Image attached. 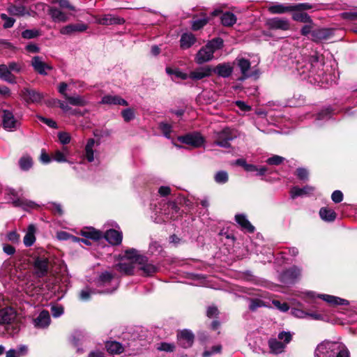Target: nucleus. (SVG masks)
I'll use <instances>...</instances> for the list:
<instances>
[{"mask_svg": "<svg viewBox=\"0 0 357 357\" xmlns=\"http://www.w3.org/2000/svg\"><path fill=\"white\" fill-rule=\"evenodd\" d=\"M135 263L137 264V272L142 271L141 275L144 276H150L158 271V267L153 263L148 261L147 257L139 255L135 257Z\"/></svg>", "mask_w": 357, "mask_h": 357, "instance_id": "1a4fd4ad", "label": "nucleus"}, {"mask_svg": "<svg viewBox=\"0 0 357 357\" xmlns=\"http://www.w3.org/2000/svg\"><path fill=\"white\" fill-rule=\"evenodd\" d=\"M284 160L283 157L280 155H273L267 159L266 162L271 165H278L281 164Z\"/></svg>", "mask_w": 357, "mask_h": 357, "instance_id": "603ef678", "label": "nucleus"}, {"mask_svg": "<svg viewBox=\"0 0 357 357\" xmlns=\"http://www.w3.org/2000/svg\"><path fill=\"white\" fill-rule=\"evenodd\" d=\"M321 218L326 222H333L336 218V213L333 209L328 208H321L319 210Z\"/></svg>", "mask_w": 357, "mask_h": 357, "instance_id": "f704fd0d", "label": "nucleus"}, {"mask_svg": "<svg viewBox=\"0 0 357 357\" xmlns=\"http://www.w3.org/2000/svg\"><path fill=\"white\" fill-rule=\"evenodd\" d=\"M104 236L109 243L113 245H117L121 244L122 241L123 234L120 231L111 229L105 233Z\"/></svg>", "mask_w": 357, "mask_h": 357, "instance_id": "aec40b11", "label": "nucleus"}, {"mask_svg": "<svg viewBox=\"0 0 357 357\" xmlns=\"http://www.w3.org/2000/svg\"><path fill=\"white\" fill-rule=\"evenodd\" d=\"M272 303L275 308L283 312L288 311L289 309L287 303H281L280 301L273 300Z\"/></svg>", "mask_w": 357, "mask_h": 357, "instance_id": "8fccbe9b", "label": "nucleus"}, {"mask_svg": "<svg viewBox=\"0 0 357 357\" xmlns=\"http://www.w3.org/2000/svg\"><path fill=\"white\" fill-rule=\"evenodd\" d=\"M159 127L164 136L168 139H170L171 132L172 131L171 125L167 123H160Z\"/></svg>", "mask_w": 357, "mask_h": 357, "instance_id": "de8ad7c7", "label": "nucleus"}, {"mask_svg": "<svg viewBox=\"0 0 357 357\" xmlns=\"http://www.w3.org/2000/svg\"><path fill=\"white\" fill-rule=\"evenodd\" d=\"M317 297L332 305H347L349 303L346 299L328 294H319Z\"/></svg>", "mask_w": 357, "mask_h": 357, "instance_id": "bb28decb", "label": "nucleus"}, {"mask_svg": "<svg viewBox=\"0 0 357 357\" xmlns=\"http://www.w3.org/2000/svg\"><path fill=\"white\" fill-rule=\"evenodd\" d=\"M213 71L218 75L225 78L231 75L233 72V67L229 63H220L213 69Z\"/></svg>", "mask_w": 357, "mask_h": 357, "instance_id": "c85d7f7f", "label": "nucleus"}, {"mask_svg": "<svg viewBox=\"0 0 357 357\" xmlns=\"http://www.w3.org/2000/svg\"><path fill=\"white\" fill-rule=\"evenodd\" d=\"M42 98L41 93L32 89L24 88V101L28 103H38L41 101Z\"/></svg>", "mask_w": 357, "mask_h": 357, "instance_id": "393cba45", "label": "nucleus"}, {"mask_svg": "<svg viewBox=\"0 0 357 357\" xmlns=\"http://www.w3.org/2000/svg\"><path fill=\"white\" fill-rule=\"evenodd\" d=\"M36 227L34 225H29L26 234L24 236V245L26 246H31L36 241Z\"/></svg>", "mask_w": 357, "mask_h": 357, "instance_id": "7c9ffc66", "label": "nucleus"}, {"mask_svg": "<svg viewBox=\"0 0 357 357\" xmlns=\"http://www.w3.org/2000/svg\"><path fill=\"white\" fill-rule=\"evenodd\" d=\"M137 251L135 249H130L125 252V259L115 266L117 271L123 275H130L137 273V264L135 263V257Z\"/></svg>", "mask_w": 357, "mask_h": 357, "instance_id": "7ed1b4c3", "label": "nucleus"}, {"mask_svg": "<svg viewBox=\"0 0 357 357\" xmlns=\"http://www.w3.org/2000/svg\"><path fill=\"white\" fill-rule=\"evenodd\" d=\"M297 70L304 79L312 84H320L328 82L324 75V64L319 61L317 56H312L304 63L298 64Z\"/></svg>", "mask_w": 357, "mask_h": 357, "instance_id": "f257e3e1", "label": "nucleus"}, {"mask_svg": "<svg viewBox=\"0 0 357 357\" xmlns=\"http://www.w3.org/2000/svg\"><path fill=\"white\" fill-rule=\"evenodd\" d=\"M0 78L8 82H14L15 78L7 66L0 65Z\"/></svg>", "mask_w": 357, "mask_h": 357, "instance_id": "4c0bfd02", "label": "nucleus"}, {"mask_svg": "<svg viewBox=\"0 0 357 357\" xmlns=\"http://www.w3.org/2000/svg\"><path fill=\"white\" fill-rule=\"evenodd\" d=\"M314 188L310 185H305L303 188L293 187L291 189L290 194L292 199H295L297 197H303L305 195H310L313 193Z\"/></svg>", "mask_w": 357, "mask_h": 357, "instance_id": "a878e982", "label": "nucleus"}, {"mask_svg": "<svg viewBox=\"0 0 357 357\" xmlns=\"http://www.w3.org/2000/svg\"><path fill=\"white\" fill-rule=\"evenodd\" d=\"M96 22L101 25L121 24L124 22V20L112 15H105L96 17Z\"/></svg>", "mask_w": 357, "mask_h": 357, "instance_id": "4be33fe9", "label": "nucleus"}, {"mask_svg": "<svg viewBox=\"0 0 357 357\" xmlns=\"http://www.w3.org/2000/svg\"><path fill=\"white\" fill-rule=\"evenodd\" d=\"M81 234L86 238L94 240H99L102 236L100 231L95 230L94 229H90L88 231H82Z\"/></svg>", "mask_w": 357, "mask_h": 357, "instance_id": "ea45409f", "label": "nucleus"}, {"mask_svg": "<svg viewBox=\"0 0 357 357\" xmlns=\"http://www.w3.org/2000/svg\"><path fill=\"white\" fill-rule=\"evenodd\" d=\"M292 340V334L289 331H282L278 338H271L268 341V346L272 353L280 354L284 351L287 344Z\"/></svg>", "mask_w": 357, "mask_h": 357, "instance_id": "0eeeda50", "label": "nucleus"}, {"mask_svg": "<svg viewBox=\"0 0 357 357\" xmlns=\"http://www.w3.org/2000/svg\"><path fill=\"white\" fill-rule=\"evenodd\" d=\"M95 294V292L88 288L82 289L79 294V298L82 301H88L91 294Z\"/></svg>", "mask_w": 357, "mask_h": 357, "instance_id": "4d7b16f0", "label": "nucleus"}, {"mask_svg": "<svg viewBox=\"0 0 357 357\" xmlns=\"http://www.w3.org/2000/svg\"><path fill=\"white\" fill-rule=\"evenodd\" d=\"M121 114L124 121L126 122L131 121L135 117L134 112L130 108L123 109L121 112Z\"/></svg>", "mask_w": 357, "mask_h": 357, "instance_id": "3c124183", "label": "nucleus"}, {"mask_svg": "<svg viewBox=\"0 0 357 357\" xmlns=\"http://www.w3.org/2000/svg\"><path fill=\"white\" fill-rule=\"evenodd\" d=\"M208 18L202 17L200 19L195 20L192 24V28L193 30L197 31L202 28L208 22Z\"/></svg>", "mask_w": 357, "mask_h": 357, "instance_id": "a18cd8bd", "label": "nucleus"}, {"mask_svg": "<svg viewBox=\"0 0 357 357\" xmlns=\"http://www.w3.org/2000/svg\"><path fill=\"white\" fill-rule=\"evenodd\" d=\"M266 24L270 29L287 31L290 29L289 21L286 18H270L266 20Z\"/></svg>", "mask_w": 357, "mask_h": 357, "instance_id": "4468645a", "label": "nucleus"}, {"mask_svg": "<svg viewBox=\"0 0 357 357\" xmlns=\"http://www.w3.org/2000/svg\"><path fill=\"white\" fill-rule=\"evenodd\" d=\"M51 312L54 317H59L63 314V307L61 305H54L51 307Z\"/></svg>", "mask_w": 357, "mask_h": 357, "instance_id": "680f3d73", "label": "nucleus"}, {"mask_svg": "<svg viewBox=\"0 0 357 357\" xmlns=\"http://www.w3.org/2000/svg\"><path fill=\"white\" fill-rule=\"evenodd\" d=\"M236 62L241 73L238 80L243 81L250 77L259 78L260 71L257 65L251 66L250 61L245 58H236Z\"/></svg>", "mask_w": 357, "mask_h": 357, "instance_id": "39448f33", "label": "nucleus"}, {"mask_svg": "<svg viewBox=\"0 0 357 357\" xmlns=\"http://www.w3.org/2000/svg\"><path fill=\"white\" fill-rule=\"evenodd\" d=\"M178 140L181 143L195 148L202 146L204 142V138L199 132L188 133L183 136H179Z\"/></svg>", "mask_w": 357, "mask_h": 357, "instance_id": "ddd939ff", "label": "nucleus"}, {"mask_svg": "<svg viewBox=\"0 0 357 357\" xmlns=\"http://www.w3.org/2000/svg\"><path fill=\"white\" fill-rule=\"evenodd\" d=\"M40 204L28 199H24V211L30 212L32 210H38Z\"/></svg>", "mask_w": 357, "mask_h": 357, "instance_id": "c03bdc74", "label": "nucleus"}, {"mask_svg": "<svg viewBox=\"0 0 357 357\" xmlns=\"http://www.w3.org/2000/svg\"><path fill=\"white\" fill-rule=\"evenodd\" d=\"M236 132L234 129L225 128L220 132L214 134V142L216 145L223 147L229 148L230 142L236 137Z\"/></svg>", "mask_w": 357, "mask_h": 357, "instance_id": "6e6552de", "label": "nucleus"}, {"mask_svg": "<svg viewBox=\"0 0 357 357\" xmlns=\"http://www.w3.org/2000/svg\"><path fill=\"white\" fill-rule=\"evenodd\" d=\"M212 69L209 66L200 67L192 71L188 75V78L199 80L211 75Z\"/></svg>", "mask_w": 357, "mask_h": 357, "instance_id": "5701e85b", "label": "nucleus"}, {"mask_svg": "<svg viewBox=\"0 0 357 357\" xmlns=\"http://www.w3.org/2000/svg\"><path fill=\"white\" fill-rule=\"evenodd\" d=\"M1 17L4 21L3 26L5 29L10 28L13 26L15 20L13 17H9L6 14H1Z\"/></svg>", "mask_w": 357, "mask_h": 357, "instance_id": "6e6d98bb", "label": "nucleus"}, {"mask_svg": "<svg viewBox=\"0 0 357 357\" xmlns=\"http://www.w3.org/2000/svg\"><path fill=\"white\" fill-rule=\"evenodd\" d=\"M49 271V260L45 257H36L33 261V273L38 278L45 276Z\"/></svg>", "mask_w": 357, "mask_h": 357, "instance_id": "f8f14e48", "label": "nucleus"}, {"mask_svg": "<svg viewBox=\"0 0 357 357\" xmlns=\"http://www.w3.org/2000/svg\"><path fill=\"white\" fill-rule=\"evenodd\" d=\"M223 47V40L220 38H215L208 41L206 45L202 47L197 53L195 61L198 64H202L211 61L213 58L215 51Z\"/></svg>", "mask_w": 357, "mask_h": 357, "instance_id": "f03ea898", "label": "nucleus"}, {"mask_svg": "<svg viewBox=\"0 0 357 357\" xmlns=\"http://www.w3.org/2000/svg\"><path fill=\"white\" fill-rule=\"evenodd\" d=\"M292 19L297 22L312 24V19L305 13H294L292 15Z\"/></svg>", "mask_w": 357, "mask_h": 357, "instance_id": "79ce46f5", "label": "nucleus"}, {"mask_svg": "<svg viewBox=\"0 0 357 357\" xmlns=\"http://www.w3.org/2000/svg\"><path fill=\"white\" fill-rule=\"evenodd\" d=\"M178 344L183 348H188L192 345L194 335L190 331L183 330L177 335Z\"/></svg>", "mask_w": 357, "mask_h": 357, "instance_id": "f3484780", "label": "nucleus"}, {"mask_svg": "<svg viewBox=\"0 0 357 357\" xmlns=\"http://www.w3.org/2000/svg\"><path fill=\"white\" fill-rule=\"evenodd\" d=\"M8 195L11 196L9 199V201L12 202L15 206H20L21 205V200L19 199H15L16 195L14 190H8Z\"/></svg>", "mask_w": 357, "mask_h": 357, "instance_id": "bf43d9fd", "label": "nucleus"}, {"mask_svg": "<svg viewBox=\"0 0 357 357\" xmlns=\"http://www.w3.org/2000/svg\"><path fill=\"white\" fill-rule=\"evenodd\" d=\"M197 41V38L192 33H184L180 39L181 48L186 50L192 47Z\"/></svg>", "mask_w": 357, "mask_h": 357, "instance_id": "c756f323", "label": "nucleus"}, {"mask_svg": "<svg viewBox=\"0 0 357 357\" xmlns=\"http://www.w3.org/2000/svg\"><path fill=\"white\" fill-rule=\"evenodd\" d=\"M38 118V119L41 122L45 123L49 127H50L52 128H57L56 123L54 121H53L52 119H47V118H45V117H43V116H39Z\"/></svg>", "mask_w": 357, "mask_h": 357, "instance_id": "e2e57ef3", "label": "nucleus"}, {"mask_svg": "<svg viewBox=\"0 0 357 357\" xmlns=\"http://www.w3.org/2000/svg\"><path fill=\"white\" fill-rule=\"evenodd\" d=\"M291 314L295 317L300 318V319L305 318L308 315L307 312H306L301 309H297V308H293L291 310Z\"/></svg>", "mask_w": 357, "mask_h": 357, "instance_id": "69168bd1", "label": "nucleus"}, {"mask_svg": "<svg viewBox=\"0 0 357 357\" xmlns=\"http://www.w3.org/2000/svg\"><path fill=\"white\" fill-rule=\"evenodd\" d=\"M165 70L169 75H174L176 77L179 79L185 80L188 78V74L183 73L178 68L173 69L170 67H167Z\"/></svg>", "mask_w": 357, "mask_h": 357, "instance_id": "a19ab883", "label": "nucleus"}, {"mask_svg": "<svg viewBox=\"0 0 357 357\" xmlns=\"http://www.w3.org/2000/svg\"><path fill=\"white\" fill-rule=\"evenodd\" d=\"M331 199L335 203H340L343 199V194L340 190H335L332 193Z\"/></svg>", "mask_w": 357, "mask_h": 357, "instance_id": "338daca9", "label": "nucleus"}, {"mask_svg": "<svg viewBox=\"0 0 357 357\" xmlns=\"http://www.w3.org/2000/svg\"><path fill=\"white\" fill-rule=\"evenodd\" d=\"M222 349L221 345H215L211 348V351H205L203 353V357H210L213 354L220 353Z\"/></svg>", "mask_w": 357, "mask_h": 357, "instance_id": "0e129e2a", "label": "nucleus"}, {"mask_svg": "<svg viewBox=\"0 0 357 357\" xmlns=\"http://www.w3.org/2000/svg\"><path fill=\"white\" fill-rule=\"evenodd\" d=\"M301 270L298 267L294 266L280 275V280L284 284H292L301 278Z\"/></svg>", "mask_w": 357, "mask_h": 357, "instance_id": "9d476101", "label": "nucleus"}, {"mask_svg": "<svg viewBox=\"0 0 357 357\" xmlns=\"http://www.w3.org/2000/svg\"><path fill=\"white\" fill-rule=\"evenodd\" d=\"M31 66L34 70L42 75H47V71L52 70V66L43 61V58L38 56H33Z\"/></svg>", "mask_w": 357, "mask_h": 357, "instance_id": "2eb2a0df", "label": "nucleus"}, {"mask_svg": "<svg viewBox=\"0 0 357 357\" xmlns=\"http://www.w3.org/2000/svg\"><path fill=\"white\" fill-rule=\"evenodd\" d=\"M16 310L11 307L0 309V325L9 324L15 320Z\"/></svg>", "mask_w": 357, "mask_h": 357, "instance_id": "dca6fc26", "label": "nucleus"}, {"mask_svg": "<svg viewBox=\"0 0 357 357\" xmlns=\"http://www.w3.org/2000/svg\"><path fill=\"white\" fill-rule=\"evenodd\" d=\"M39 31L37 29H26L24 31V38H33L39 36Z\"/></svg>", "mask_w": 357, "mask_h": 357, "instance_id": "13d9d810", "label": "nucleus"}, {"mask_svg": "<svg viewBox=\"0 0 357 357\" xmlns=\"http://www.w3.org/2000/svg\"><path fill=\"white\" fill-rule=\"evenodd\" d=\"M95 144V140L93 138L89 139L84 149V156L88 162H91L94 160V153L93 148Z\"/></svg>", "mask_w": 357, "mask_h": 357, "instance_id": "c9c22d12", "label": "nucleus"}, {"mask_svg": "<svg viewBox=\"0 0 357 357\" xmlns=\"http://www.w3.org/2000/svg\"><path fill=\"white\" fill-rule=\"evenodd\" d=\"M333 35L330 29L320 28L312 31V40L316 43L328 39Z\"/></svg>", "mask_w": 357, "mask_h": 357, "instance_id": "6ab92c4d", "label": "nucleus"}, {"mask_svg": "<svg viewBox=\"0 0 357 357\" xmlns=\"http://www.w3.org/2000/svg\"><path fill=\"white\" fill-rule=\"evenodd\" d=\"M58 138L63 145L69 144L71 140L70 135L66 132H59L58 133Z\"/></svg>", "mask_w": 357, "mask_h": 357, "instance_id": "09e8293b", "label": "nucleus"}, {"mask_svg": "<svg viewBox=\"0 0 357 357\" xmlns=\"http://www.w3.org/2000/svg\"><path fill=\"white\" fill-rule=\"evenodd\" d=\"M135 341H132L130 343H128L126 345L123 346L121 343L116 341L107 342L105 347L107 351L112 354H119L123 351H135L137 350L135 348H131L132 346H135Z\"/></svg>", "mask_w": 357, "mask_h": 357, "instance_id": "9b49d317", "label": "nucleus"}, {"mask_svg": "<svg viewBox=\"0 0 357 357\" xmlns=\"http://www.w3.org/2000/svg\"><path fill=\"white\" fill-rule=\"evenodd\" d=\"M236 15L230 12H226L223 13L221 17V22L224 26H231L236 22Z\"/></svg>", "mask_w": 357, "mask_h": 357, "instance_id": "e433bc0d", "label": "nucleus"}, {"mask_svg": "<svg viewBox=\"0 0 357 357\" xmlns=\"http://www.w3.org/2000/svg\"><path fill=\"white\" fill-rule=\"evenodd\" d=\"M267 306L266 303L259 298H254L250 300L249 308L252 311L256 310L258 307Z\"/></svg>", "mask_w": 357, "mask_h": 357, "instance_id": "49530a36", "label": "nucleus"}, {"mask_svg": "<svg viewBox=\"0 0 357 357\" xmlns=\"http://www.w3.org/2000/svg\"><path fill=\"white\" fill-rule=\"evenodd\" d=\"M174 348L175 346L174 344L167 342H161L157 347L158 350L164 351H173Z\"/></svg>", "mask_w": 357, "mask_h": 357, "instance_id": "864d4df0", "label": "nucleus"}, {"mask_svg": "<svg viewBox=\"0 0 357 357\" xmlns=\"http://www.w3.org/2000/svg\"><path fill=\"white\" fill-rule=\"evenodd\" d=\"M48 14L54 22H66L68 20L67 15L56 7H48Z\"/></svg>", "mask_w": 357, "mask_h": 357, "instance_id": "b1692460", "label": "nucleus"}, {"mask_svg": "<svg viewBox=\"0 0 357 357\" xmlns=\"http://www.w3.org/2000/svg\"><path fill=\"white\" fill-rule=\"evenodd\" d=\"M88 26L84 23L70 24L62 27L60 33L63 35H71L76 32H84L86 31Z\"/></svg>", "mask_w": 357, "mask_h": 357, "instance_id": "a211bd4d", "label": "nucleus"}, {"mask_svg": "<svg viewBox=\"0 0 357 357\" xmlns=\"http://www.w3.org/2000/svg\"><path fill=\"white\" fill-rule=\"evenodd\" d=\"M39 160L43 164L47 165L49 164L52 159L50 157V155L48 153H47L44 149H43L41 151Z\"/></svg>", "mask_w": 357, "mask_h": 357, "instance_id": "052dcab7", "label": "nucleus"}, {"mask_svg": "<svg viewBox=\"0 0 357 357\" xmlns=\"http://www.w3.org/2000/svg\"><path fill=\"white\" fill-rule=\"evenodd\" d=\"M268 10L271 14H282L292 11V5L275 3L268 6Z\"/></svg>", "mask_w": 357, "mask_h": 357, "instance_id": "473e14b6", "label": "nucleus"}, {"mask_svg": "<svg viewBox=\"0 0 357 357\" xmlns=\"http://www.w3.org/2000/svg\"><path fill=\"white\" fill-rule=\"evenodd\" d=\"M235 220L236 222L244 230L250 233H252L255 231V227L251 225L247 217L243 214H237L235 215Z\"/></svg>", "mask_w": 357, "mask_h": 357, "instance_id": "2f4dec72", "label": "nucleus"}, {"mask_svg": "<svg viewBox=\"0 0 357 357\" xmlns=\"http://www.w3.org/2000/svg\"><path fill=\"white\" fill-rule=\"evenodd\" d=\"M102 104L127 106L128 102L123 98L116 95L105 96L101 100Z\"/></svg>", "mask_w": 357, "mask_h": 357, "instance_id": "cd10ccee", "label": "nucleus"}, {"mask_svg": "<svg viewBox=\"0 0 357 357\" xmlns=\"http://www.w3.org/2000/svg\"><path fill=\"white\" fill-rule=\"evenodd\" d=\"M342 348V343L324 340L317 345L315 351V357H333L335 351L340 352Z\"/></svg>", "mask_w": 357, "mask_h": 357, "instance_id": "423d86ee", "label": "nucleus"}, {"mask_svg": "<svg viewBox=\"0 0 357 357\" xmlns=\"http://www.w3.org/2000/svg\"><path fill=\"white\" fill-rule=\"evenodd\" d=\"M119 284V279L112 273L105 271L100 275L97 280L98 287L102 288L98 292L100 294L112 293L118 288Z\"/></svg>", "mask_w": 357, "mask_h": 357, "instance_id": "20e7f679", "label": "nucleus"}, {"mask_svg": "<svg viewBox=\"0 0 357 357\" xmlns=\"http://www.w3.org/2000/svg\"><path fill=\"white\" fill-rule=\"evenodd\" d=\"M214 179L218 183H225L229 179L228 174L225 171H219L215 174Z\"/></svg>", "mask_w": 357, "mask_h": 357, "instance_id": "37998d69", "label": "nucleus"}, {"mask_svg": "<svg viewBox=\"0 0 357 357\" xmlns=\"http://www.w3.org/2000/svg\"><path fill=\"white\" fill-rule=\"evenodd\" d=\"M3 125L5 129L11 130L15 128L16 121L11 112L5 110L3 115Z\"/></svg>", "mask_w": 357, "mask_h": 357, "instance_id": "72a5a7b5", "label": "nucleus"}, {"mask_svg": "<svg viewBox=\"0 0 357 357\" xmlns=\"http://www.w3.org/2000/svg\"><path fill=\"white\" fill-rule=\"evenodd\" d=\"M66 100H68L70 105L75 106H84L87 103L85 98L79 95L74 96H66Z\"/></svg>", "mask_w": 357, "mask_h": 357, "instance_id": "58836bf2", "label": "nucleus"}, {"mask_svg": "<svg viewBox=\"0 0 357 357\" xmlns=\"http://www.w3.org/2000/svg\"><path fill=\"white\" fill-rule=\"evenodd\" d=\"M53 159L58 162H68L67 158L60 151V150H56L53 153Z\"/></svg>", "mask_w": 357, "mask_h": 357, "instance_id": "5fc2aeb1", "label": "nucleus"}, {"mask_svg": "<svg viewBox=\"0 0 357 357\" xmlns=\"http://www.w3.org/2000/svg\"><path fill=\"white\" fill-rule=\"evenodd\" d=\"M333 356V357H349V352L346 346L342 344V348H341V351L340 352L335 351Z\"/></svg>", "mask_w": 357, "mask_h": 357, "instance_id": "774afa93", "label": "nucleus"}, {"mask_svg": "<svg viewBox=\"0 0 357 357\" xmlns=\"http://www.w3.org/2000/svg\"><path fill=\"white\" fill-rule=\"evenodd\" d=\"M51 319L50 313L47 310H43L38 316L33 319V324L36 328H45L50 324Z\"/></svg>", "mask_w": 357, "mask_h": 357, "instance_id": "412c9836", "label": "nucleus"}]
</instances>
